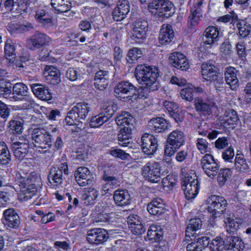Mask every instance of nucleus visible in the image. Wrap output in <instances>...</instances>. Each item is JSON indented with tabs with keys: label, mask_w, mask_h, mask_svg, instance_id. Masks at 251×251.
<instances>
[{
	"label": "nucleus",
	"mask_w": 251,
	"mask_h": 251,
	"mask_svg": "<svg viewBox=\"0 0 251 251\" xmlns=\"http://www.w3.org/2000/svg\"><path fill=\"white\" fill-rule=\"evenodd\" d=\"M237 26L240 36L245 38L249 35L251 31V26L246 21L244 20L239 21L237 23Z\"/></svg>",
	"instance_id": "obj_48"
},
{
	"label": "nucleus",
	"mask_w": 251,
	"mask_h": 251,
	"mask_svg": "<svg viewBox=\"0 0 251 251\" xmlns=\"http://www.w3.org/2000/svg\"><path fill=\"white\" fill-rule=\"evenodd\" d=\"M142 175L151 182H158L161 178L159 164L154 161L148 162L142 168Z\"/></svg>",
	"instance_id": "obj_8"
},
{
	"label": "nucleus",
	"mask_w": 251,
	"mask_h": 251,
	"mask_svg": "<svg viewBox=\"0 0 251 251\" xmlns=\"http://www.w3.org/2000/svg\"><path fill=\"white\" fill-rule=\"evenodd\" d=\"M225 250L227 251H242L244 244L238 237L229 235L225 239Z\"/></svg>",
	"instance_id": "obj_23"
},
{
	"label": "nucleus",
	"mask_w": 251,
	"mask_h": 251,
	"mask_svg": "<svg viewBox=\"0 0 251 251\" xmlns=\"http://www.w3.org/2000/svg\"><path fill=\"white\" fill-rule=\"evenodd\" d=\"M75 175L77 183L80 186L90 185L93 183V178L92 177V174L86 167L78 168Z\"/></svg>",
	"instance_id": "obj_16"
},
{
	"label": "nucleus",
	"mask_w": 251,
	"mask_h": 251,
	"mask_svg": "<svg viewBox=\"0 0 251 251\" xmlns=\"http://www.w3.org/2000/svg\"><path fill=\"white\" fill-rule=\"evenodd\" d=\"M225 240H223L220 237H217L215 239L212 240L210 243L209 248L212 251H220L223 249H225Z\"/></svg>",
	"instance_id": "obj_47"
},
{
	"label": "nucleus",
	"mask_w": 251,
	"mask_h": 251,
	"mask_svg": "<svg viewBox=\"0 0 251 251\" xmlns=\"http://www.w3.org/2000/svg\"><path fill=\"white\" fill-rule=\"evenodd\" d=\"M13 33H24L33 29V25L29 23L23 24H13L11 27Z\"/></svg>",
	"instance_id": "obj_44"
},
{
	"label": "nucleus",
	"mask_w": 251,
	"mask_h": 251,
	"mask_svg": "<svg viewBox=\"0 0 251 251\" xmlns=\"http://www.w3.org/2000/svg\"><path fill=\"white\" fill-rule=\"evenodd\" d=\"M136 78L138 82L143 85L150 91L158 90L159 84L157 78L159 70L155 66L138 65L135 71Z\"/></svg>",
	"instance_id": "obj_1"
},
{
	"label": "nucleus",
	"mask_w": 251,
	"mask_h": 251,
	"mask_svg": "<svg viewBox=\"0 0 251 251\" xmlns=\"http://www.w3.org/2000/svg\"><path fill=\"white\" fill-rule=\"evenodd\" d=\"M234 155V149L231 146H230L223 152L222 158L225 161L232 162L231 160Z\"/></svg>",
	"instance_id": "obj_60"
},
{
	"label": "nucleus",
	"mask_w": 251,
	"mask_h": 251,
	"mask_svg": "<svg viewBox=\"0 0 251 251\" xmlns=\"http://www.w3.org/2000/svg\"><path fill=\"white\" fill-rule=\"evenodd\" d=\"M234 167L237 171L240 173H245L250 169L245 156L241 155L235 158Z\"/></svg>",
	"instance_id": "obj_42"
},
{
	"label": "nucleus",
	"mask_w": 251,
	"mask_h": 251,
	"mask_svg": "<svg viewBox=\"0 0 251 251\" xmlns=\"http://www.w3.org/2000/svg\"><path fill=\"white\" fill-rule=\"evenodd\" d=\"M199 183V181H196L193 184H190L183 189L187 199H193L197 195L200 188Z\"/></svg>",
	"instance_id": "obj_41"
},
{
	"label": "nucleus",
	"mask_w": 251,
	"mask_h": 251,
	"mask_svg": "<svg viewBox=\"0 0 251 251\" xmlns=\"http://www.w3.org/2000/svg\"><path fill=\"white\" fill-rule=\"evenodd\" d=\"M130 11L129 3L127 0H120L112 12L113 19L117 22L125 19Z\"/></svg>",
	"instance_id": "obj_15"
},
{
	"label": "nucleus",
	"mask_w": 251,
	"mask_h": 251,
	"mask_svg": "<svg viewBox=\"0 0 251 251\" xmlns=\"http://www.w3.org/2000/svg\"><path fill=\"white\" fill-rule=\"evenodd\" d=\"M201 165L205 174L210 178H214L217 175L220 166L213 156L209 153L205 154L201 159Z\"/></svg>",
	"instance_id": "obj_9"
},
{
	"label": "nucleus",
	"mask_w": 251,
	"mask_h": 251,
	"mask_svg": "<svg viewBox=\"0 0 251 251\" xmlns=\"http://www.w3.org/2000/svg\"><path fill=\"white\" fill-rule=\"evenodd\" d=\"M169 61L173 66L182 71H186L189 68L188 59L180 52H175L172 53L169 58Z\"/></svg>",
	"instance_id": "obj_17"
},
{
	"label": "nucleus",
	"mask_w": 251,
	"mask_h": 251,
	"mask_svg": "<svg viewBox=\"0 0 251 251\" xmlns=\"http://www.w3.org/2000/svg\"><path fill=\"white\" fill-rule=\"evenodd\" d=\"M193 89L191 87H187L182 89L180 92V95L182 99L186 101H191L193 99Z\"/></svg>",
	"instance_id": "obj_57"
},
{
	"label": "nucleus",
	"mask_w": 251,
	"mask_h": 251,
	"mask_svg": "<svg viewBox=\"0 0 251 251\" xmlns=\"http://www.w3.org/2000/svg\"><path fill=\"white\" fill-rule=\"evenodd\" d=\"M202 0H201L196 4L191 9V14L189 17L188 25L192 29L198 25L200 18L202 17Z\"/></svg>",
	"instance_id": "obj_19"
},
{
	"label": "nucleus",
	"mask_w": 251,
	"mask_h": 251,
	"mask_svg": "<svg viewBox=\"0 0 251 251\" xmlns=\"http://www.w3.org/2000/svg\"><path fill=\"white\" fill-rule=\"evenodd\" d=\"M91 110L90 105L85 102L77 103L68 113L65 118V122L67 125H77L78 130H81L82 126V122L88 117Z\"/></svg>",
	"instance_id": "obj_2"
},
{
	"label": "nucleus",
	"mask_w": 251,
	"mask_h": 251,
	"mask_svg": "<svg viewBox=\"0 0 251 251\" xmlns=\"http://www.w3.org/2000/svg\"><path fill=\"white\" fill-rule=\"evenodd\" d=\"M37 178L35 173H25L23 171L18 172L16 174L15 178V184L18 185L20 189L25 188L35 185L34 182Z\"/></svg>",
	"instance_id": "obj_13"
},
{
	"label": "nucleus",
	"mask_w": 251,
	"mask_h": 251,
	"mask_svg": "<svg viewBox=\"0 0 251 251\" xmlns=\"http://www.w3.org/2000/svg\"><path fill=\"white\" fill-rule=\"evenodd\" d=\"M201 226L202 221L200 218H195L190 220L189 224L188 225L186 229V235L191 231H195L200 229Z\"/></svg>",
	"instance_id": "obj_52"
},
{
	"label": "nucleus",
	"mask_w": 251,
	"mask_h": 251,
	"mask_svg": "<svg viewBox=\"0 0 251 251\" xmlns=\"http://www.w3.org/2000/svg\"><path fill=\"white\" fill-rule=\"evenodd\" d=\"M102 178L104 181L107 182L109 186H111L113 189L120 185L119 178L114 176H109L106 173V171L104 172Z\"/></svg>",
	"instance_id": "obj_51"
},
{
	"label": "nucleus",
	"mask_w": 251,
	"mask_h": 251,
	"mask_svg": "<svg viewBox=\"0 0 251 251\" xmlns=\"http://www.w3.org/2000/svg\"><path fill=\"white\" fill-rule=\"evenodd\" d=\"M99 196L98 191L94 188H90L85 193L84 200L86 205H91L94 203V201Z\"/></svg>",
	"instance_id": "obj_45"
},
{
	"label": "nucleus",
	"mask_w": 251,
	"mask_h": 251,
	"mask_svg": "<svg viewBox=\"0 0 251 251\" xmlns=\"http://www.w3.org/2000/svg\"><path fill=\"white\" fill-rule=\"evenodd\" d=\"M45 70L44 74L48 80L53 83H57L60 81V72L57 68L51 66H47L45 68Z\"/></svg>",
	"instance_id": "obj_38"
},
{
	"label": "nucleus",
	"mask_w": 251,
	"mask_h": 251,
	"mask_svg": "<svg viewBox=\"0 0 251 251\" xmlns=\"http://www.w3.org/2000/svg\"><path fill=\"white\" fill-rule=\"evenodd\" d=\"M220 37L218 28L214 26H210L206 28L202 40L205 44L212 45L217 42Z\"/></svg>",
	"instance_id": "obj_20"
},
{
	"label": "nucleus",
	"mask_w": 251,
	"mask_h": 251,
	"mask_svg": "<svg viewBox=\"0 0 251 251\" xmlns=\"http://www.w3.org/2000/svg\"><path fill=\"white\" fill-rule=\"evenodd\" d=\"M214 86L217 93L223 92L225 90V83L222 74L213 80L212 82Z\"/></svg>",
	"instance_id": "obj_54"
},
{
	"label": "nucleus",
	"mask_w": 251,
	"mask_h": 251,
	"mask_svg": "<svg viewBox=\"0 0 251 251\" xmlns=\"http://www.w3.org/2000/svg\"><path fill=\"white\" fill-rule=\"evenodd\" d=\"M80 70L74 68H70L66 73V77L71 81L76 80L80 76Z\"/></svg>",
	"instance_id": "obj_61"
},
{
	"label": "nucleus",
	"mask_w": 251,
	"mask_h": 251,
	"mask_svg": "<svg viewBox=\"0 0 251 251\" xmlns=\"http://www.w3.org/2000/svg\"><path fill=\"white\" fill-rule=\"evenodd\" d=\"M225 223L226 225L227 231L230 232H232L233 229H236L239 226L238 223L230 217H227L225 219Z\"/></svg>",
	"instance_id": "obj_63"
},
{
	"label": "nucleus",
	"mask_w": 251,
	"mask_h": 251,
	"mask_svg": "<svg viewBox=\"0 0 251 251\" xmlns=\"http://www.w3.org/2000/svg\"><path fill=\"white\" fill-rule=\"evenodd\" d=\"M4 225L11 228H17L20 224V220L14 208H8L3 212Z\"/></svg>",
	"instance_id": "obj_18"
},
{
	"label": "nucleus",
	"mask_w": 251,
	"mask_h": 251,
	"mask_svg": "<svg viewBox=\"0 0 251 251\" xmlns=\"http://www.w3.org/2000/svg\"><path fill=\"white\" fill-rule=\"evenodd\" d=\"M110 154L122 160L127 159L128 157H130L128 153H127L124 151L119 149L112 150L110 151Z\"/></svg>",
	"instance_id": "obj_62"
},
{
	"label": "nucleus",
	"mask_w": 251,
	"mask_h": 251,
	"mask_svg": "<svg viewBox=\"0 0 251 251\" xmlns=\"http://www.w3.org/2000/svg\"><path fill=\"white\" fill-rule=\"evenodd\" d=\"M196 181H199L197 176L194 173L187 174L182 178L181 182L182 188L187 187V186L190 184H193Z\"/></svg>",
	"instance_id": "obj_55"
},
{
	"label": "nucleus",
	"mask_w": 251,
	"mask_h": 251,
	"mask_svg": "<svg viewBox=\"0 0 251 251\" xmlns=\"http://www.w3.org/2000/svg\"><path fill=\"white\" fill-rule=\"evenodd\" d=\"M36 193V189L35 185H31V187L21 189L19 193L18 199L22 201H26L30 200L34 196Z\"/></svg>",
	"instance_id": "obj_40"
},
{
	"label": "nucleus",
	"mask_w": 251,
	"mask_h": 251,
	"mask_svg": "<svg viewBox=\"0 0 251 251\" xmlns=\"http://www.w3.org/2000/svg\"><path fill=\"white\" fill-rule=\"evenodd\" d=\"M53 136L43 127L34 128L31 134L35 146L42 150H46L43 151V153L46 152L48 149L52 147Z\"/></svg>",
	"instance_id": "obj_4"
},
{
	"label": "nucleus",
	"mask_w": 251,
	"mask_h": 251,
	"mask_svg": "<svg viewBox=\"0 0 251 251\" xmlns=\"http://www.w3.org/2000/svg\"><path fill=\"white\" fill-rule=\"evenodd\" d=\"M174 37V32L170 25H163L160 31L158 39L162 45L169 44Z\"/></svg>",
	"instance_id": "obj_26"
},
{
	"label": "nucleus",
	"mask_w": 251,
	"mask_h": 251,
	"mask_svg": "<svg viewBox=\"0 0 251 251\" xmlns=\"http://www.w3.org/2000/svg\"><path fill=\"white\" fill-rule=\"evenodd\" d=\"M103 111L98 115L92 117L90 122V126L93 128H97L102 126L111 118L114 114L117 107L113 103L104 104L102 107Z\"/></svg>",
	"instance_id": "obj_7"
},
{
	"label": "nucleus",
	"mask_w": 251,
	"mask_h": 251,
	"mask_svg": "<svg viewBox=\"0 0 251 251\" xmlns=\"http://www.w3.org/2000/svg\"><path fill=\"white\" fill-rule=\"evenodd\" d=\"M113 199L116 205L124 206L130 203L131 198L127 190L118 189L114 192Z\"/></svg>",
	"instance_id": "obj_22"
},
{
	"label": "nucleus",
	"mask_w": 251,
	"mask_h": 251,
	"mask_svg": "<svg viewBox=\"0 0 251 251\" xmlns=\"http://www.w3.org/2000/svg\"><path fill=\"white\" fill-rule=\"evenodd\" d=\"M48 179L53 187H57L62 183L63 175L61 170L57 167L52 166L50 171Z\"/></svg>",
	"instance_id": "obj_31"
},
{
	"label": "nucleus",
	"mask_w": 251,
	"mask_h": 251,
	"mask_svg": "<svg viewBox=\"0 0 251 251\" xmlns=\"http://www.w3.org/2000/svg\"><path fill=\"white\" fill-rule=\"evenodd\" d=\"M25 142H14L11 143L10 149L11 150H18L24 151H28L29 141L25 140Z\"/></svg>",
	"instance_id": "obj_53"
},
{
	"label": "nucleus",
	"mask_w": 251,
	"mask_h": 251,
	"mask_svg": "<svg viewBox=\"0 0 251 251\" xmlns=\"http://www.w3.org/2000/svg\"><path fill=\"white\" fill-rule=\"evenodd\" d=\"M148 127L153 131L159 133L169 128V124L163 118L157 117L151 119L148 124Z\"/></svg>",
	"instance_id": "obj_24"
},
{
	"label": "nucleus",
	"mask_w": 251,
	"mask_h": 251,
	"mask_svg": "<svg viewBox=\"0 0 251 251\" xmlns=\"http://www.w3.org/2000/svg\"><path fill=\"white\" fill-rule=\"evenodd\" d=\"M201 73L203 78L210 83L221 74L213 65L207 63L202 64Z\"/></svg>",
	"instance_id": "obj_21"
},
{
	"label": "nucleus",
	"mask_w": 251,
	"mask_h": 251,
	"mask_svg": "<svg viewBox=\"0 0 251 251\" xmlns=\"http://www.w3.org/2000/svg\"><path fill=\"white\" fill-rule=\"evenodd\" d=\"M231 173L228 168L221 169L218 174L217 181L219 185L222 186L231 176Z\"/></svg>",
	"instance_id": "obj_49"
},
{
	"label": "nucleus",
	"mask_w": 251,
	"mask_h": 251,
	"mask_svg": "<svg viewBox=\"0 0 251 251\" xmlns=\"http://www.w3.org/2000/svg\"><path fill=\"white\" fill-rule=\"evenodd\" d=\"M9 128L14 134L22 133L23 129V125L21 122L18 121H11L9 122Z\"/></svg>",
	"instance_id": "obj_56"
},
{
	"label": "nucleus",
	"mask_w": 251,
	"mask_h": 251,
	"mask_svg": "<svg viewBox=\"0 0 251 251\" xmlns=\"http://www.w3.org/2000/svg\"><path fill=\"white\" fill-rule=\"evenodd\" d=\"M147 236L149 240L157 242L162 239L163 231L160 226L152 225L148 231Z\"/></svg>",
	"instance_id": "obj_39"
},
{
	"label": "nucleus",
	"mask_w": 251,
	"mask_h": 251,
	"mask_svg": "<svg viewBox=\"0 0 251 251\" xmlns=\"http://www.w3.org/2000/svg\"><path fill=\"white\" fill-rule=\"evenodd\" d=\"M94 84L98 89L104 90L108 84L107 72L102 70L98 71L95 75Z\"/></svg>",
	"instance_id": "obj_36"
},
{
	"label": "nucleus",
	"mask_w": 251,
	"mask_h": 251,
	"mask_svg": "<svg viewBox=\"0 0 251 251\" xmlns=\"http://www.w3.org/2000/svg\"><path fill=\"white\" fill-rule=\"evenodd\" d=\"M51 42L50 38L47 35L38 32L27 40L26 47L32 50L39 49L49 45Z\"/></svg>",
	"instance_id": "obj_11"
},
{
	"label": "nucleus",
	"mask_w": 251,
	"mask_h": 251,
	"mask_svg": "<svg viewBox=\"0 0 251 251\" xmlns=\"http://www.w3.org/2000/svg\"><path fill=\"white\" fill-rule=\"evenodd\" d=\"M30 86L32 92L39 99L46 101L51 99V93L47 87L38 83L32 84Z\"/></svg>",
	"instance_id": "obj_27"
},
{
	"label": "nucleus",
	"mask_w": 251,
	"mask_h": 251,
	"mask_svg": "<svg viewBox=\"0 0 251 251\" xmlns=\"http://www.w3.org/2000/svg\"><path fill=\"white\" fill-rule=\"evenodd\" d=\"M132 34L130 36L132 41L136 43H141L146 38V33L143 31L137 30L135 29L132 30Z\"/></svg>",
	"instance_id": "obj_50"
},
{
	"label": "nucleus",
	"mask_w": 251,
	"mask_h": 251,
	"mask_svg": "<svg viewBox=\"0 0 251 251\" xmlns=\"http://www.w3.org/2000/svg\"><path fill=\"white\" fill-rule=\"evenodd\" d=\"M239 120L236 111L231 110L226 112L221 118V125L226 128H233Z\"/></svg>",
	"instance_id": "obj_30"
},
{
	"label": "nucleus",
	"mask_w": 251,
	"mask_h": 251,
	"mask_svg": "<svg viewBox=\"0 0 251 251\" xmlns=\"http://www.w3.org/2000/svg\"><path fill=\"white\" fill-rule=\"evenodd\" d=\"M128 224L131 232L135 235H141L145 232L146 228L139 219L137 215H130L128 218Z\"/></svg>",
	"instance_id": "obj_28"
},
{
	"label": "nucleus",
	"mask_w": 251,
	"mask_h": 251,
	"mask_svg": "<svg viewBox=\"0 0 251 251\" xmlns=\"http://www.w3.org/2000/svg\"><path fill=\"white\" fill-rule=\"evenodd\" d=\"M237 71L232 67L226 68L225 72V78L226 83L230 85V88L236 90L239 86V81L237 77Z\"/></svg>",
	"instance_id": "obj_29"
},
{
	"label": "nucleus",
	"mask_w": 251,
	"mask_h": 251,
	"mask_svg": "<svg viewBox=\"0 0 251 251\" xmlns=\"http://www.w3.org/2000/svg\"><path fill=\"white\" fill-rule=\"evenodd\" d=\"M141 147L143 152L147 155L153 154L157 148V139L152 135L145 134L141 138Z\"/></svg>",
	"instance_id": "obj_14"
},
{
	"label": "nucleus",
	"mask_w": 251,
	"mask_h": 251,
	"mask_svg": "<svg viewBox=\"0 0 251 251\" xmlns=\"http://www.w3.org/2000/svg\"><path fill=\"white\" fill-rule=\"evenodd\" d=\"M114 93L116 97L121 100H129L133 99L142 98L137 93L136 87L128 81H121L115 87Z\"/></svg>",
	"instance_id": "obj_6"
},
{
	"label": "nucleus",
	"mask_w": 251,
	"mask_h": 251,
	"mask_svg": "<svg viewBox=\"0 0 251 251\" xmlns=\"http://www.w3.org/2000/svg\"><path fill=\"white\" fill-rule=\"evenodd\" d=\"M209 238L206 236H201L197 239V244L198 245V250L202 251L204 247H208L209 245Z\"/></svg>",
	"instance_id": "obj_64"
},
{
	"label": "nucleus",
	"mask_w": 251,
	"mask_h": 251,
	"mask_svg": "<svg viewBox=\"0 0 251 251\" xmlns=\"http://www.w3.org/2000/svg\"><path fill=\"white\" fill-rule=\"evenodd\" d=\"M194 105L197 111L204 115H211L212 108L216 106L213 99L210 97L203 99L197 98L195 100Z\"/></svg>",
	"instance_id": "obj_12"
},
{
	"label": "nucleus",
	"mask_w": 251,
	"mask_h": 251,
	"mask_svg": "<svg viewBox=\"0 0 251 251\" xmlns=\"http://www.w3.org/2000/svg\"><path fill=\"white\" fill-rule=\"evenodd\" d=\"M13 93L12 98L15 100L22 99L24 96L28 93L27 86L23 83L19 82L15 84L13 86Z\"/></svg>",
	"instance_id": "obj_35"
},
{
	"label": "nucleus",
	"mask_w": 251,
	"mask_h": 251,
	"mask_svg": "<svg viewBox=\"0 0 251 251\" xmlns=\"http://www.w3.org/2000/svg\"><path fill=\"white\" fill-rule=\"evenodd\" d=\"M12 84L3 79L0 80V96L6 99H11Z\"/></svg>",
	"instance_id": "obj_43"
},
{
	"label": "nucleus",
	"mask_w": 251,
	"mask_h": 251,
	"mask_svg": "<svg viewBox=\"0 0 251 251\" xmlns=\"http://www.w3.org/2000/svg\"><path fill=\"white\" fill-rule=\"evenodd\" d=\"M148 211L151 215L159 216L166 211L165 205L161 199L152 200L147 205Z\"/></svg>",
	"instance_id": "obj_25"
},
{
	"label": "nucleus",
	"mask_w": 251,
	"mask_h": 251,
	"mask_svg": "<svg viewBox=\"0 0 251 251\" xmlns=\"http://www.w3.org/2000/svg\"><path fill=\"white\" fill-rule=\"evenodd\" d=\"M36 21L46 27H50L53 25L52 17L50 14H48L43 18L38 19Z\"/></svg>",
	"instance_id": "obj_59"
},
{
	"label": "nucleus",
	"mask_w": 251,
	"mask_h": 251,
	"mask_svg": "<svg viewBox=\"0 0 251 251\" xmlns=\"http://www.w3.org/2000/svg\"><path fill=\"white\" fill-rule=\"evenodd\" d=\"M50 4L58 13H66L72 7L70 0H51Z\"/></svg>",
	"instance_id": "obj_37"
},
{
	"label": "nucleus",
	"mask_w": 251,
	"mask_h": 251,
	"mask_svg": "<svg viewBox=\"0 0 251 251\" xmlns=\"http://www.w3.org/2000/svg\"><path fill=\"white\" fill-rule=\"evenodd\" d=\"M107 231L101 228H95L88 230L86 239L91 244L98 246L104 243L108 239Z\"/></svg>",
	"instance_id": "obj_10"
},
{
	"label": "nucleus",
	"mask_w": 251,
	"mask_h": 251,
	"mask_svg": "<svg viewBox=\"0 0 251 251\" xmlns=\"http://www.w3.org/2000/svg\"><path fill=\"white\" fill-rule=\"evenodd\" d=\"M211 202L208 207V211L211 214V220L213 223H210L209 227L217 226L214 220L220 217L226 211L227 203L224 197L220 196L212 195L211 197Z\"/></svg>",
	"instance_id": "obj_5"
},
{
	"label": "nucleus",
	"mask_w": 251,
	"mask_h": 251,
	"mask_svg": "<svg viewBox=\"0 0 251 251\" xmlns=\"http://www.w3.org/2000/svg\"><path fill=\"white\" fill-rule=\"evenodd\" d=\"M184 138V134L182 131L176 130L169 134L167 143L176 148H179L183 144Z\"/></svg>",
	"instance_id": "obj_33"
},
{
	"label": "nucleus",
	"mask_w": 251,
	"mask_h": 251,
	"mask_svg": "<svg viewBox=\"0 0 251 251\" xmlns=\"http://www.w3.org/2000/svg\"><path fill=\"white\" fill-rule=\"evenodd\" d=\"M115 122L118 126L122 127L133 126L134 118L127 112H122L115 119Z\"/></svg>",
	"instance_id": "obj_34"
},
{
	"label": "nucleus",
	"mask_w": 251,
	"mask_h": 251,
	"mask_svg": "<svg viewBox=\"0 0 251 251\" xmlns=\"http://www.w3.org/2000/svg\"><path fill=\"white\" fill-rule=\"evenodd\" d=\"M4 52L6 58L9 62H14L16 56L15 47L12 43L7 42L4 46Z\"/></svg>",
	"instance_id": "obj_46"
},
{
	"label": "nucleus",
	"mask_w": 251,
	"mask_h": 251,
	"mask_svg": "<svg viewBox=\"0 0 251 251\" xmlns=\"http://www.w3.org/2000/svg\"><path fill=\"white\" fill-rule=\"evenodd\" d=\"M142 54V52L140 49L138 48H134L129 50L127 56L129 60L133 62L141 57Z\"/></svg>",
	"instance_id": "obj_58"
},
{
	"label": "nucleus",
	"mask_w": 251,
	"mask_h": 251,
	"mask_svg": "<svg viewBox=\"0 0 251 251\" xmlns=\"http://www.w3.org/2000/svg\"><path fill=\"white\" fill-rule=\"evenodd\" d=\"M131 127H122L118 134L119 144L122 147H127L131 142Z\"/></svg>",
	"instance_id": "obj_32"
},
{
	"label": "nucleus",
	"mask_w": 251,
	"mask_h": 251,
	"mask_svg": "<svg viewBox=\"0 0 251 251\" xmlns=\"http://www.w3.org/2000/svg\"><path fill=\"white\" fill-rule=\"evenodd\" d=\"M148 7L152 14L163 19L170 18L175 13L174 5L168 0H152Z\"/></svg>",
	"instance_id": "obj_3"
}]
</instances>
